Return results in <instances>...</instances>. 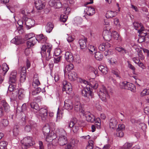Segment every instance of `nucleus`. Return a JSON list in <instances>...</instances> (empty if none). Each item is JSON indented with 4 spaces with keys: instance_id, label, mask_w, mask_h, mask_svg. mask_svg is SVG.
<instances>
[{
    "instance_id": "23",
    "label": "nucleus",
    "mask_w": 149,
    "mask_h": 149,
    "mask_svg": "<svg viewBox=\"0 0 149 149\" xmlns=\"http://www.w3.org/2000/svg\"><path fill=\"white\" fill-rule=\"evenodd\" d=\"M59 54H57L56 52L54 53V61L55 63H58L61 60V56L59 55Z\"/></svg>"
},
{
    "instance_id": "59",
    "label": "nucleus",
    "mask_w": 149,
    "mask_h": 149,
    "mask_svg": "<svg viewBox=\"0 0 149 149\" xmlns=\"http://www.w3.org/2000/svg\"><path fill=\"white\" fill-rule=\"evenodd\" d=\"M54 7L56 8H59L62 6V4L61 2L60 1H58L56 2Z\"/></svg>"
},
{
    "instance_id": "29",
    "label": "nucleus",
    "mask_w": 149,
    "mask_h": 149,
    "mask_svg": "<svg viewBox=\"0 0 149 149\" xmlns=\"http://www.w3.org/2000/svg\"><path fill=\"white\" fill-rule=\"evenodd\" d=\"M54 27L53 24L51 22H48L45 27L46 31L48 33H50Z\"/></svg>"
},
{
    "instance_id": "58",
    "label": "nucleus",
    "mask_w": 149,
    "mask_h": 149,
    "mask_svg": "<svg viewBox=\"0 0 149 149\" xmlns=\"http://www.w3.org/2000/svg\"><path fill=\"white\" fill-rule=\"evenodd\" d=\"M143 95H148L149 94V89H145L141 92Z\"/></svg>"
},
{
    "instance_id": "2",
    "label": "nucleus",
    "mask_w": 149,
    "mask_h": 149,
    "mask_svg": "<svg viewBox=\"0 0 149 149\" xmlns=\"http://www.w3.org/2000/svg\"><path fill=\"white\" fill-rule=\"evenodd\" d=\"M22 143V148L26 149L30 146H33L34 142L32 141V138L30 136L25 137L21 141Z\"/></svg>"
},
{
    "instance_id": "18",
    "label": "nucleus",
    "mask_w": 149,
    "mask_h": 149,
    "mask_svg": "<svg viewBox=\"0 0 149 149\" xmlns=\"http://www.w3.org/2000/svg\"><path fill=\"white\" fill-rule=\"evenodd\" d=\"M22 72L20 74V81L22 82H23L25 81L26 76V68L25 67H23L22 68Z\"/></svg>"
},
{
    "instance_id": "21",
    "label": "nucleus",
    "mask_w": 149,
    "mask_h": 149,
    "mask_svg": "<svg viewBox=\"0 0 149 149\" xmlns=\"http://www.w3.org/2000/svg\"><path fill=\"white\" fill-rule=\"evenodd\" d=\"M103 38L106 41H109L112 38L111 34L108 31H105L103 32Z\"/></svg>"
},
{
    "instance_id": "36",
    "label": "nucleus",
    "mask_w": 149,
    "mask_h": 149,
    "mask_svg": "<svg viewBox=\"0 0 149 149\" xmlns=\"http://www.w3.org/2000/svg\"><path fill=\"white\" fill-rule=\"evenodd\" d=\"M115 49L118 52H120L123 54H126L127 53V50L121 46L116 47L115 48Z\"/></svg>"
},
{
    "instance_id": "1",
    "label": "nucleus",
    "mask_w": 149,
    "mask_h": 149,
    "mask_svg": "<svg viewBox=\"0 0 149 149\" xmlns=\"http://www.w3.org/2000/svg\"><path fill=\"white\" fill-rule=\"evenodd\" d=\"M52 45L50 44H47L43 45L41 48L40 54L42 57H45L47 61H49L51 58V51L52 49Z\"/></svg>"
},
{
    "instance_id": "9",
    "label": "nucleus",
    "mask_w": 149,
    "mask_h": 149,
    "mask_svg": "<svg viewBox=\"0 0 149 149\" xmlns=\"http://www.w3.org/2000/svg\"><path fill=\"white\" fill-rule=\"evenodd\" d=\"M25 24L26 26V28L29 29L34 26L35 24V21L33 19L26 18L25 20Z\"/></svg>"
},
{
    "instance_id": "24",
    "label": "nucleus",
    "mask_w": 149,
    "mask_h": 149,
    "mask_svg": "<svg viewBox=\"0 0 149 149\" xmlns=\"http://www.w3.org/2000/svg\"><path fill=\"white\" fill-rule=\"evenodd\" d=\"M36 38H32V39L27 41L26 42V45L27 48H30L35 44L36 42Z\"/></svg>"
},
{
    "instance_id": "30",
    "label": "nucleus",
    "mask_w": 149,
    "mask_h": 149,
    "mask_svg": "<svg viewBox=\"0 0 149 149\" xmlns=\"http://www.w3.org/2000/svg\"><path fill=\"white\" fill-rule=\"evenodd\" d=\"M86 10L87 11L86 13L87 15L89 16H91L95 14V11L94 8L89 7L86 8Z\"/></svg>"
},
{
    "instance_id": "11",
    "label": "nucleus",
    "mask_w": 149,
    "mask_h": 149,
    "mask_svg": "<svg viewBox=\"0 0 149 149\" xmlns=\"http://www.w3.org/2000/svg\"><path fill=\"white\" fill-rule=\"evenodd\" d=\"M44 1L42 0H38L35 2V6L38 10H40L42 9L45 7Z\"/></svg>"
},
{
    "instance_id": "12",
    "label": "nucleus",
    "mask_w": 149,
    "mask_h": 149,
    "mask_svg": "<svg viewBox=\"0 0 149 149\" xmlns=\"http://www.w3.org/2000/svg\"><path fill=\"white\" fill-rule=\"evenodd\" d=\"M64 107L67 110L72 109L73 108L72 101L69 99L65 100L64 102Z\"/></svg>"
},
{
    "instance_id": "54",
    "label": "nucleus",
    "mask_w": 149,
    "mask_h": 149,
    "mask_svg": "<svg viewBox=\"0 0 149 149\" xmlns=\"http://www.w3.org/2000/svg\"><path fill=\"white\" fill-rule=\"evenodd\" d=\"M1 124L4 127L6 126L8 124V121L6 119H3L1 122Z\"/></svg>"
},
{
    "instance_id": "43",
    "label": "nucleus",
    "mask_w": 149,
    "mask_h": 149,
    "mask_svg": "<svg viewBox=\"0 0 149 149\" xmlns=\"http://www.w3.org/2000/svg\"><path fill=\"white\" fill-rule=\"evenodd\" d=\"M112 35L113 38L117 40H120V37L119 36V34L116 31H113L112 33Z\"/></svg>"
},
{
    "instance_id": "51",
    "label": "nucleus",
    "mask_w": 149,
    "mask_h": 149,
    "mask_svg": "<svg viewBox=\"0 0 149 149\" xmlns=\"http://www.w3.org/2000/svg\"><path fill=\"white\" fill-rule=\"evenodd\" d=\"M45 36L43 34L39 35L37 37H36V41H37L39 42H40L43 38Z\"/></svg>"
},
{
    "instance_id": "49",
    "label": "nucleus",
    "mask_w": 149,
    "mask_h": 149,
    "mask_svg": "<svg viewBox=\"0 0 149 149\" xmlns=\"http://www.w3.org/2000/svg\"><path fill=\"white\" fill-rule=\"evenodd\" d=\"M98 48L100 51H104L106 49L104 43L100 44Z\"/></svg>"
},
{
    "instance_id": "55",
    "label": "nucleus",
    "mask_w": 149,
    "mask_h": 149,
    "mask_svg": "<svg viewBox=\"0 0 149 149\" xmlns=\"http://www.w3.org/2000/svg\"><path fill=\"white\" fill-rule=\"evenodd\" d=\"M113 54V52L112 50L106 51L104 52V55L106 56H109Z\"/></svg>"
},
{
    "instance_id": "4",
    "label": "nucleus",
    "mask_w": 149,
    "mask_h": 149,
    "mask_svg": "<svg viewBox=\"0 0 149 149\" xmlns=\"http://www.w3.org/2000/svg\"><path fill=\"white\" fill-rule=\"evenodd\" d=\"M63 134L60 135L58 139V143L61 146H63L67 144L68 140L66 137L67 134L65 131H63L62 133Z\"/></svg>"
},
{
    "instance_id": "39",
    "label": "nucleus",
    "mask_w": 149,
    "mask_h": 149,
    "mask_svg": "<svg viewBox=\"0 0 149 149\" xmlns=\"http://www.w3.org/2000/svg\"><path fill=\"white\" fill-rule=\"evenodd\" d=\"M94 122H95V125L97 126L96 127L97 129H99L100 127V126L101 125L100 119L98 118H97L96 119L95 118V120Z\"/></svg>"
},
{
    "instance_id": "3",
    "label": "nucleus",
    "mask_w": 149,
    "mask_h": 149,
    "mask_svg": "<svg viewBox=\"0 0 149 149\" xmlns=\"http://www.w3.org/2000/svg\"><path fill=\"white\" fill-rule=\"evenodd\" d=\"M98 95L102 101L104 102L106 101V97H109L107 89L104 86H102V88L100 90Z\"/></svg>"
},
{
    "instance_id": "50",
    "label": "nucleus",
    "mask_w": 149,
    "mask_h": 149,
    "mask_svg": "<svg viewBox=\"0 0 149 149\" xmlns=\"http://www.w3.org/2000/svg\"><path fill=\"white\" fill-rule=\"evenodd\" d=\"M20 111L21 112H24L26 111L27 109L26 104V103L23 104L21 107Z\"/></svg>"
},
{
    "instance_id": "17",
    "label": "nucleus",
    "mask_w": 149,
    "mask_h": 149,
    "mask_svg": "<svg viewBox=\"0 0 149 149\" xmlns=\"http://www.w3.org/2000/svg\"><path fill=\"white\" fill-rule=\"evenodd\" d=\"M88 87L84 88L81 91V93L83 96L85 97V99L86 102H88L90 101V98L88 97V91H89V89Z\"/></svg>"
},
{
    "instance_id": "48",
    "label": "nucleus",
    "mask_w": 149,
    "mask_h": 149,
    "mask_svg": "<svg viewBox=\"0 0 149 149\" xmlns=\"http://www.w3.org/2000/svg\"><path fill=\"white\" fill-rule=\"evenodd\" d=\"M112 73L115 75L117 77H119L120 72L118 70H114L111 71Z\"/></svg>"
},
{
    "instance_id": "34",
    "label": "nucleus",
    "mask_w": 149,
    "mask_h": 149,
    "mask_svg": "<svg viewBox=\"0 0 149 149\" xmlns=\"http://www.w3.org/2000/svg\"><path fill=\"white\" fill-rule=\"evenodd\" d=\"M18 98L20 100L23 99L25 96L24 91L22 89H20L18 91Z\"/></svg>"
},
{
    "instance_id": "27",
    "label": "nucleus",
    "mask_w": 149,
    "mask_h": 149,
    "mask_svg": "<svg viewBox=\"0 0 149 149\" xmlns=\"http://www.w3.org/2000/svg\"><path fill=\"white\" fill-rule=\"evenodd\" d=\"M11 43L18 45L21 43L22 40L21 39L20 37L17 36L13 38L11 41Z\"/></svg>"
},
{
    "instance_id": "7",
    "label": "nucleus",
    "mask_w": 149,
    "mask_h": 149,
    "mask_svg": "<svg viewBox=\"0 0 149 149\" xmlns=\"http://www.w3.org/2000/svg\"><path fill=\"white\" fill-rule=\"evenodd\" d=\"M63 91H65L67 93L69 94L72 91V87L71 84L65 81L63 82Z\"/></svg>"
},
{
    "instance_id": "8",
    "label": "nucleus",
    "mask_w": 149,
    "mask_h": 149,
    "mask_svg": "<svg viewBox=\"0 0 149 149\" xmlns=\"http://www.w3.org/2000/svg\"><path fill=\"white\" fill-rule=\"evenodd\" d=\"M87 39L84 38V39H81L79 40V42L81 48V50L83 52H86L87 51L86 42Z\"/></svg>"
},
{
    "instance_id": "32",
    "label": "nucleus",
    "mask_w": 149,
    "mask_h": 149,
    "mask_svg": "<svg viewBox=\"0 0 149 149\" xmlns=\"http://www.w3.org/2000/svg\"><path fill=\"white\" fill-rule=\"evenodd\" d=\"M95 59L99 61L102 60L103 58V55L100 52H96L95 53Z\"/></svg>"
},
{
    "instance_id": "64",
    "label": "nucleus",
    "mask_w": 149,
    "mask_h": 149,
    "mask_svg": "<svg viewBox=\"0 0 149 149\" xmlns=\"http://www.w3.org/2000/svg\"><path fill=\"white\" fill-rule=\"evenodd\" d=\"M89 89V96H90L91 98H93L94 97V94L92 91V89L90 88V87L88 88Z\"/></svg>"
},
{
    "instance_id": "13",
    "label": "nucleus",
    "mask_w": 149,
    "mask_h": 149,
    "mask_svg": "<svg viewBox=\"0 0 149 149\" xmlns=\"http://www.w3.org/2000/svg\"><path fill=\"white\" fill-rule=\"evenodd\" d=\"M118 122L115 118H111L110 120L109 128L110 130H115L116 128Z\"/></svg>"
},
{
    "instance_id": "28",
    "label": "nucleus",
    "mask_w": 149,
    "mask_h": 149,
    "mask_svg": "<svg viewBox=\"0 0 149 149\" xmlns=\"http://www.w3.org/2000/svg\"><path fill=\"white\" fill-rule=\"evenodd\" d=\"M74 66L71 63H70L67 65L64 70L65 75L67 74V71L68 72H71V70L74 68Z\"/></svg>"
},
{
    "instance_id": "6",
    "label": "nucleus",
    "mask_w": 149,
    "mask_h": 149,
    "mask_svg": "<svg viewBox=\"0 0 149 149\" xmlns=\"http://www.w3.org/2000/svg\"><path fill=\"white\" fill-rule=\"evenodd\" d=\"M68 127L70 128V130H83L82 127H81L77 126L76 119H73L69 122Z\"/></svg>"
},
{
    "instance_id": "26",
    "label": "nucleus",
    "mask_w": 149,
    "mask_h": 149,
    "mask_svg": "<svg viewBox=\"0 0 149 149\" xmlns=\"http://www.w3.org/2000/svg\"><path fill=\"white\" fill-rule=\"evenodd\" d=\"M38 111L40 116L43 118H46L47 115V111L45 109L41 108Z\"/></svg>"
},
{
    "instance_id": "47",
    "label": "nucleus",
    "mask_w": 149,
    "mask_h": 149,
    "mask_svg": "<svg viewBox=\"0 0 149 149\" xmlns=\"http://www.w3.org/2000/svg\"><path fill=\"white\" fill-rule=\"evenodd\" d=\"M88 143V144L86 148V149H93V142L91 141Z\"/></svg>"
},
{
    "instance_id": "41",
    "label": "nucleus",
    "mask_w": 149,
    "mask_h": 149,
    "mask_svg": "<svg viewBox=\"0 0 149 149\" xmlns=\"http://www.w3.org/2000/svg\"><path fill=\"white\" fill-rule=\"evenodd\" d=\"M68 18V16L67 15L63 14L61 15L60 20L61 22H65L67 20Z\"/></svg>"
},
{
    "instance_id": "44",
    "label": "nucleus",
    "mask_w": 149,
    "mask_h": 149,
    "mask_svg": "<svg viewBox=\"0 0 149 149\" xmlns=\"http://www.w3.org/2000/svg\"><path fill=\"white\" fill-rule=\"evenodd\" d=\"M124 135V133L123 131H116V132L114 133L115 136L120 137H123Z\"/></svg>"
},
{
    "instance_id": "56",
    "label": "nucleus",
    "mask_w": 149,
    "mask_h": 149,
    "mask_svg": "<svg viewBox=\"0 0 149 149\" xmlns=\"http://www.w3.org/2000/svg\"><path fill=\"white\" fill-rule=\"evenodd\" d=\"M56 2L55 0H50L49 2V4L50 6L54 7Z\"/></svg>"
},
{
    "instance_id": "42",
    "label": "nucleus",
    "mask_w": 149,
    "mask_h": 149,
    "mask_svg": "<svg viewBox=\"0 0 149 149\" xmlns=\"http://www.w3.org/2000/svg\"><path fill=\"white\" fill-rule=\"evenodd\" d=\"M2 66V70L4 72V74H5L9 70V68L8 67V65L6 63L3 64Z\"/></svg>"
},
{
    "instance_id": "46",
    "label": "nucleus",
    "mask_w": 149,
    "mask_h": 149,
    "mask_svg": "<svg viewBox=\"0 0 149 149\" xmlns=\"http://www.w3.org/2000/svg\"><path fill=\"white\" fill-rule=\"evenodd\" d=\"M90 84L91 86V88L94 89H96L98 86V83L96 81H94V82H92Z\"/></svg>"
},
{
    "instance_id": "60",
    "label": "nucleus",
    "mask_w": 149,
    "mask_h": 149,
    "mask_svg": "<svg viewBox=\"0 0 149 149\" xmlns=\"http://www.w3.org/2000/svg\"><path fill=\"white\" fill-rule=\"evenodd\" d=\"M82 19L81 18L78 17L76 19V23L78 25L80 24L82 22Z\"/></svg>"
},
{
    "instance_id": "16",
    "label": "nucleus",
    "mask_w": 149,
    "mask_h": 149,
    "mask_svg": "<svg viewBox=\"0 0 149 149\" xmlns=\"http://www.w3.org/2000/svg\"><path fill=\"white\" fill-rule=\"evenodd\" d=\"M17 72L15 71H12L10 75L9 82L12 83H15L17 81Z\"/></svg>"
},
{
    "instance_id": "63",
    "label": "nucleus",
    "mask_w": 149,
    "mask_h": 149,
    "mask_svg": "<svg viewBox=\"0 0 149 149\" xmlns=\"http://www.w3.org/2000/svg\"><path fill=\"white\" fill-rule=\"evenodd\" d=\"M139 37L138 39V41L140 43H141L145 41V38L143 36H140V35H139Z\"/></svg>"
},
{
    "instance_id": "53",
    "label": "nucleus",
    "mask_w": 149,
    "mask_h": 149,
    "mask_svg": "<svg viewBox=\"0 0 149 149\" xmlns=\"http://www.w3.org/2000/svg\"><path fill=\"white\" fill-rule=\"evenodd\" d=\"M139 127L140 130H145L146 128V125L144 123H141L139 124Z\"/></svg>"
},
{
    "instance_id": "15",
    "label": "nucleus",
    "mask_w": 149,
    "mask_h": 149,
    "mask_svg": "<svg viewBox=\"0 0 149 149\" xmlns=\"http://www.w3.org/2000/svg\"><path fill=\"white\" fill-rule=\"evenodd\" d=\"M65 57L66 61L68 62H73L74 61L73 54L70 52H66L65 54Z\"/></svg>"
},
{
    "instance_id": "14",
    "label": "nucleus",
    "mask_w": 149,
    "mask_h": 149,
    "mask_svg": "<svg viewBox=\"0 0 149 149\" xmlns=\"http://www.w3.org/2000/svg\"><path fill=\"white\" fill-rule=\"evenodd\" d=\"M85 116L86 120L88 122L93 123L94 122L95 117L90 112H88L85 114Z\"/></svg>"
},
{
    "instance_id": "45",
    "label": "nucleus",
    "mask_w": 149,
    "mask_h": 149,
    "mask_svg": "<svg viewBox=\"0 0 149 149\" xmlns=\"http://www.w3.org/2000/svg\"><path fill=\"white\" fill-rule=\"evenodd\" d=\"M133 25H134V28L136 30H137L138 31V29L140 27L141 28V26H143L141 23L139 24L137 22H134L133 23Z\"/></svg>"
},
{
    "instance_id": "19",
    "label": "nucleus",
    "mask_w": 149,
    "mask_h": 149,
    "mask_svg": "<svg viewBox=\"0 0 149 149\" xmlns=\"http://www.w3.org/2000/svg\"><path fill=\"white\" fill-rule=\"evenodd\" d=\"M68 78L71 81L75 80L77 78V74L74 71H71L68 72Z\"/></svg>"
},
{
    "instance_id": "33",
    "label": "nucleus",
    "mask_w": 149,
    "mask_h": 149,
    "mask_svg": "<svg viewBox=\"0 0 149 149\" xmlns=\"http://www.w3.org/2000/svg\"><path fill=\"white\" fill-rule=\"evenodd\" d=\"M31 122H30V125H27L25 127V130H33L34 128H35L36 126V123L33 124L31 123Z\"/></svg>"
},
{
    "instance_id": "22",
    "label": "nucleus",
    "mask_w": 149,
    "mask_h": 149,
    "mask_svg": "<svg viewBox=\"0 0 149 149\" xmlns=\"http://www.w3.org/2000/svg\"><path fill=\"white\" fill-rule=\"evenodd\" d=\"M144 28L143 26H141L140 29H139L138 32L139 33L140 36L144 37L146 36H149V31L144 30Z\"/></svg>"
},
{
    "instance_id": "5",
    "label": "nucleus",
    "mask_w": 149,
    "mask_h": 149,
    "mask_svg": "<svg viewBox=\"0 0 149 149\" xmlns=\"http://www.w3.org/2000/svg\"><path fill=\"white\" fill-rule=\"evenodd\" d=\"M122 88V89H128L132 92H134L136 87L134 84L126 81L123 82Z\"/></svg>"
},
{
    "instance_id": "57",
    "label": "nucleus",
    "mask_w": 149,
    "mask_h": 149,
    "mask_svg": "<svg viewBox=\"0 0 149 149\" xmlns=\"http://www.w3.org/2000/svg\"><path fill=\"white\" fill-rule=\"evenodd\" d=\"M125 126L123 124H119L118 125V130H123L125 129Z\"/></svg>"
},
{
    "instance_id": "52",
    "label": "nucleus",
    "mask_w": 149,
    "mask_h": 149,
    "mask_svg": "<svg viewBox=\"0 0 149 149\" xmlns=\"http://www.w3.org/2000/svg\"><path fill=\"white\" fill-rule=\"evenodd\" d=\"M50 140H52V144L53 145L55 146L57 145L58 143V140L55 139V138L52 139H50Z\"/></svg>"
},
{
    "instance_id": "35",
    "label": "nucleus",
    "mask_w": 149,
    "mask_h": 149,
    "mask_svg": "<svg viewBox=\"0 0 149 149\" xmlns=\"http://www.w3.org/2000/svg\"><path fill=\"white\" fill-rule=\"evenodd\" d=\"M87 50H89L90 53L93 54V52H94V53H95L96 52V48L93 46L89 45L88 47V49H87Z\"/></svg>"
},
{
    "instance_id": "20",
    "label": "nucleus",
    "mask_w": 149,
    "mask_h": 149,
    "mask_svg": "<svg viewBox=\"0 0 149 149\" xmlns=\"http://www.w3.org/2000/svg\"><path fill=\"white\" fill-rule=\"evenodd\" d=\"M43 134L45 136H46V140L48 141V139L50 138L52 139L55 138L56 137L55 133L54 131H49V132L47 133L43 132Z\"/></svg>"
},
{
    "instance_id": "61",
    "label": "nucleus",
    "mask_w": 149,
    "mask_h": 149,
    "mask_svg": "<svg viewBox=\"0 0 149 149\" xmlns=\"http://www.w3.org/2000/svg\"><path fill=\"white\" fill-rule=\"evenodd\" d=\"M26 38H27L29 40H30L31 39H32L33 38H36L34 36V35L33 33H29L28 34Z\"/></svg>"
},
{
    "instance_id": "62",
    "label": "nucleus",
    "mask_w": 149,
    "mask_h": 149,
    "mask_svg": "<svg viewBox=\"0 0 149 149\" xmlns=\"http://www.w3.org/2000/svg\"><path fill=\"white\" fill-rule=\"evenodd\" d=\"M15 85L12 84H10L9 85L8 88V90L10 92H12L15 89Z\"/></svg>"
},
{
    "instance_id": "31",
    "label": "nucleus",
    "mask_w": 149,
    "mask_h": 149,
    "mask_svg": "<svg viewBox=\"0 0 149 149\" xmlns=\"http://www.w3.org/2000/svg\"><path fill=\"white\" fill-rule=\"evenodd\" d=\"M116 15V13L112 11H108L106 14V17L107 18H111Z\"/></svg>"
},
{
    "instance_id": "25",
    "label": "nucleus",
    "mask_w": 149,
    "mask_h": 149,
    "mask_svg": "<svg viewBox=\"0 0 149 149\" xmlns=\"http://www.w3.org/2000/svg\"><path fill=\"white\" fill-rule=\"evenodd\" d=\"M30 105L32 108L31 110L33 111L35 113L37 111L40 109L38 104L35 102H31L30 103Z\"/></svg>"
},
{
    "instance_id": "40",
    "label": "nucleus",
    "mask_w": 149,
    "mask_h": 149,
    "mask_svg": "<svg viewBox=\"0 0 149 149\" xmlns=\"http://www.w3.org/2000/svg\"><path fill=\"white\" fill-rule=\"evenodd\" d=\"M7 143L5 141H3L0 143V149H4L6 148Z\"/></svg>"
},
{
    "instance_id": "10",
    "label": "nucleus",
    "mask_w": 149,
    "mask_h": 149,
    "mask_svg": "<svg viewBox=\"0 0 149 149\" xmlns=\"http://www.w3.org/2000/svg\"><path fill=\"white\" fill-rule=\"evenodd\" d=\"M82 105H81L79 101V98L77 97L76 100H75L74 104V110L77 111H82Z\"/></svg>"
},
{
    "instance_id": "38",
    "label": "nucleus",
    "mask_w": 149,
    "mask_h": 149,
    "mask_svg": "<svg viewBox=\"0 0 149 149\" xmlns=\"http://www.w3.org/2000/svg\"><path fill=\"white\" fill-rule=\"evenodd\" d=\"M132 143H126L123 146L120 148V149H129L132 146Z\"/></svg>"
},
{
    "instance_id": "37",
    "label": "nucleus",
    "mask_w": 149,
    "mask_h": 149,
    "mask_svg": "<svg viewBox=\"0 0 149 149\" xmlns=\"http://www.w3.org/2000/svg\"><path fill=\"white\" fill-rule=\"evenodd\" d=\"M1 104L3 107V109L5 111H8L9 110V106L8 104L6 102V101L3 100L1 101Z\"/></svg>"
}]
</instances>
